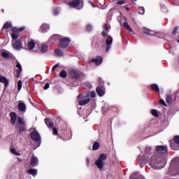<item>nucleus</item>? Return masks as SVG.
<instances>
[{
  "label": "nucleus",
  "instance_id": "f257e3e1",
  "mask_svg": "<svg viewBox=\"0 0 179 179\" xmlns=\"http://www.w3.org/2000/svg\"><path fill=\"white\" fill-rule=\"evenodd\" d=\"M151 150L152 148L150 147H147L146 150H145L144 154H140L138 157V162L140 166V167H143V165L145 163H148L149 160V157L151 155Z\"/></svg>",
  "mask_w": 179,
  "mask_h": 179
},
{
  "label": "nucleus",
  "instance_id": "f03ea898",
  "mask_svg": "<svg viewBox=\"0 0 179 179\" xmlns=\"http://www.w3.org/2000/svg\"><path fill=\"white\" fill-rule=\"evenodd\" d=\"M150 164L151 167L155 170L163 169V167H164L163 159H162L160 157L156 158L152 156L150 159Z\"/></svg>",
  "mask_w": 179,
  "mask_h": 179
},
{
  "label": "nucleus",
  "instance_id": "7ed1b4c3",
  "mask_svg": "<svg viewBox=\"0 0 179 179\" xmlns=\"http://www.w3.org/2000/svg\"><path fill=\"white\" fill-rule=\"evenodd\" d=\"M65 3H66V5H69L70 8L77 9V10L83 9L84 5L83 0H66L65 1Z\"/></svg>",
  "mask_w": 179,
  "mask_h": 179
},
{
  "label": "nucleus",
  "instance_id": "20e7f679",
  "mask_svg": "<svg viewBox=\"0 0 179 179\" xmlns=\"http://www.w3.org/2000/svg\"><path fill=\"white\" fill-rule=\"evenodd\" d=\"M107 159V155L101 154L99 159L95 161V166L99 170H103L104 167V160Z\"/></svg>",
  "mask_w": 179,
  "mask_h": 179
},
{
  "label": "nucleus",
  "instance_id": "39448f33",
  "mask_svg": "<svg viewBox=\"0 0 179 179\" xmlns=\"http://www.w3.org/2000/svg\"><path fill=\"white\" fill-rule=\"evenodd\" d=\"M15 129L20 131V133L24 132L26 129V122L22 117H19L15 124Z\"/></svg>",
  "mask_w": 179,
  "mask_h": 179
},
{
  "label": "nucleus",
  "instance_id": "423d86ee",
  "mask_svg": "<svg viewBox=\"0 0 179 179\" xmlns=\"http://www.w3.org/2000/svg\"><path fill=\"white\" fill-rule=\"evenodd\" d=\"M30 132V136L32 141H34V142H37L40 145V144L41 143V136H40V134H38L36 128H31Z\"/></svg>",
  "mask_w": 179,
  "mask_h": 179
},
{
  "label": "nucleus",
  "instance_id": "0eeeda50",
  "mask_svg": "<svg viewBox=\"0 0 179 179\" xmlns=\"http://www.w3.org/2000/svg\"><path fill=\"white\" fill-rule=\"evenodd\" d=\"M78 100L80 106H85L90 101V97L89 95H82V94L78 96Z\"/></svg>",
  "mask_w": 179,
  "mask_h": 179
},
{
  "label": "nucleus",
  "instance_id": "6e6552de",
  "mask_svg": "<svg viewBox=\"0 0 179 179\" xmlns=\"http://www.w3.org/2000/svg\"><path fill=\"white\" fill-rule=\"evenodd\" d=\"M12 45L13 48H14V50H17V51H20V50L23 48V44L20 40H13Z\"/></svg>",
  "mask_w": 179,
  "mask_h": 179
},
{
  "label": "nucleus",
  "instance_id": "1a4fd4ad",
  "mask_svg": "<svg viewBox=\"0 0 179 179\" xmlns=\"http://www.w3.org/2000/svg\"><path fill=\"white\" fill-rule=\"evenodd\" d=\"M155 150L158 155H166L167 153V146L166 145H157Z\"/></svg>",
  "mask_w": 179,
  "mask_h": 179
},
{
  "label": "nucleus",
  "instance_id": "9d476101",
  "mask_svg": "<svg viewBox=\"0 0 179 179\" xmlns=\"http://www.w3.org/2000/svg\"><path fill=\"white\" fill-rule=\"evenodd\" d=\"M71 39L69 38H62L59 41V45L62 48H66L69 45Z\"/></svg>",
  "mask_w": 179,
  "mask_h": 179
},
{
  "label": "nucleus",
  "instance_id": "9b49d317",
  "mask_svg": "<svg viewBox=\"0 0 179 179\" xmlns=\"http://www.w3.org/2000/svg\"><path fill=\"white\" fill-rule=\"evenodd\" d=\"M113 44V37L108 36L106 40V52H108Z\"/></svg>",
  "mask_w": 179,
  "mask_h": 179
},
{
  "label": "nucleus",
  "instance_id": "f8f14e48",
  "mask_svg": "<svg viewBox=\"0 0 179 179\" xmlns=\"http://www.w3.org/2000/svg\"><path fill=\"white\" fill-rule=\"evenodd\" d=\"M103 62V58L101 56H98L95 59H92V61L89 62L90 65H92V64H95L96 66H99V65L101 64Z\"/></svg>",
  "mask_w": 179,
  "mask_h": 179
},
{
  "label": "nucleus",
  "instance_id": "ddd939ff",
  "mask_svg": "<svg viewBox=\"0 0 179 179\" xmlns=\"http://www.w3.org/2000/svg\"><path fill=\"white\" fill-rule=\"evenodd\" d=\"M141 31L143 33H145V34H148V36H155V34H156L155 31L150 30L145 27L141 28Z\"/></svg>",
  "mask_w": 179,
  "mask_h": 179
},
{
  "label": "nucleus",
  "instance_id": "4468645a",
  "mask_svg": "<svg viewBox=\"0 0 179 179\" xmlns=\"http://www.w3.org/2000/svg\"><path fill=\"white\" fill-rule=\"evenodd\" d=\"M10 29H13V31H15V28H12V24L7 22L3 24V27L1 29V33L3 31V30H6V31H9Z\"/></svg>",
  "mask_w": 179,
  "mask_h": 179
},
{
  "label": "nucleus",
  "instance_id": "2eb2a0df",
  "mask_svg": "<svg viewBox=\"0 0 179 179\" xmlns=\"http://www.w3.org/2000/svg\"><path fill=\"white\" fill-rule=\"evenodd\" d=\"M96 93L99 97H103L106 94V88L104 87H98L96 88Z\"/></svg>",
  "mask_w": 179,
  "mask_h": 179
},
{
  "label": "nucleus",
  "instance_id": "dca6fc26",
  "mask_svg": "<svg viewBox=\"0 0 179 179\" xmlns=\"http://www.w3.org/2000/svg\"><path fill=\"white\" fill-rule=\"evenodd\" d=\"M27 47L29 51H31V50H34V47H36V42H34V40L31 38L28 39Z\"/></svg>",
  "mask_w": 179,
  "mask_h": 179
},
{
  "label": "nucleus",
  "instance_id": "f3484780",
  "mask_svg": "<svg viewBox=\"0 0 179 179\" xmlns=\"http://www.w3.org/2000/svg\"><path fill=\"white\" fill-rule=\"evenodd\" d=\"M71 76L75 80H79L80 79V74L78 73V71L73 70L71 71Z\"/></svg>",
  "mask_w": 179,
  "mask_h": 179
},
{
  "label": "nucleus",
  "instance_id": "a211bd4d",
  "mask_svg": "<svg viewBox=\"0 0 179 179\" xmlns=\"http://www.w3.org/2000/svg\"><path fill=\"white\" fill-rule=\"evenodd\" d=\"M31 164L32 167H37V166H38V158L35 155H32L31 159Z\"/></svg>",
  "mask_w": 179,
  "mask_h": 179
},
{
  "label": "nucleus",
  "instance_id": "6ab92c4d",
  "mask_svg": "<svg viewBox=\"0 0 179 179\" xmlns=\"http://www.w3.org/2000/svg\"><path fill=\"white\" fill-rule=\"evenodd\" d=\"M10 122L12 125H15L17 120V115H16V113H15V112H12L10 113Z\"/></svg>",
  "mask_w": 179,
  "mask_h": 179
},
{
  "label": "nucleus",
  "instance_id": "aec40b11",
  "mask_svg": "<svg viewBox=\"0 0 179 179\" xmlns=\"http://www.w3.org/2000/svg\"><path fill=\"white\" fill-rule=\"evenodd\" d=\"M50 30V26L47 24H43L39 29L41 33H47Z\"/></svg>",
  "mask_w": 179,
  "mask_h": 179
},
{
  "label": "nucleus",
  "instance_id": "412c9836",
  "mask_svg": "<svg viewBox=\"0 0 179 179\" xmlns=\"http://www.w3.org/2000/svg\"><path fill=\"white\" fill-rule=\"evenodd\" d=\"M15 67H16V72H17L16 77L20 78V73H22V64H20V63L17 62Z\"/></svg>",
  "mask_w": 179,
  "mask_h": 179
},
{
  "label": "nucleus",
  "instance_id": "4be33fe9",
  "mask_svg": "<svg viewBox=\"0 0 179 179\" xmlns=\"http://www.w3.org/2000/svg\"><path fill=\"white\" fill-rule=\"evenodd\" d=\"M177 160H178V159L175 158L172 159L171 162V166L169 167V173H171V174H172V176H174V173H173V169H174V166H176V163H177Z\"/></svg>",
  "mask_w": 179,
  "mask_h": 179
},
{
  "label": "nucleus",
  "instance_id": "5701e85b",
  "mask_svg": "<svg viewBox=\"0 0 179 179\" xmlns=\"http://www.w3.org/2000/svg\"><path fill=\"white\" fill-rule=\"evenodd\" d=\"M18 110L22 113H26V104L23 101H20L18 104Z\"/></svg>",
  "mask_w": 179,
  "mask_h": 179
},
{
  "label": "nucleus",
  "instance_id": "b1692460",
  "mask_svg": "<svg viewBox=\"0 0 179 179\" xmlns=\"http://www.w3.org/2000/svg\"><path fill=\"white\" fill-rule=\"evenodd\" d=\"M0 83H3L6 87H8V85H9V81L6 79V77L1 76V74H0Z\"/></svg>",
  "mask_w": 179,
  "mask_h": 179
},
{
  "label": "nucleus",
  "instance_id": "393cba45",
  "mask_svg": "<svg viewBox=\"0 0 179 179\" xmlns=\"http://www.w3.org/2000/svg\"><path fill=\"white\" fill-rule=\"evenodd\" d=\"M124 27L127 28V30L129 31V34H134V30H132V28L128 24V22H125L123 23Z\"/></svg>",
  "mask_w": 179,
  "mask_h": 179
},
{
  "label": "nucleus",
  "instance_id": "a878e982",
  "mask_svg": "<svg viewBox=\"0 0 179 179\" xmlns=\"http://www.w3.org/2000/svg\"><path fill=\"white\" fill-rule=\"evenodd\" d=\"M27 172L29 174H31V176H33V177H36L37 176L38 171L36 169H29Z\"/></svg>",
  "mask_w": 179,
  "mask_h": 179
},
{
  "label": "nucleus",
  "instance_id": "bb28decb",
  "mask_svg": "<svg viewBox=\"0 0 179 179\" xmlns=\"http://www.w3.org/2000/svg\"><path fill=\"white\" fill-rule=\"evenodd\" d=\"M45 123L46 124L47 127H48L49 128H52V127H54V123L50 121V119L48 118L45 119Z\"/></svg>",
  "mask_w": 179,
  "mask_h": 179
},
{
  "label": "nucleus",
  "instance_id": "cd10ccee",
  "mask_svg": "<svg viewBox=\"0 0 179 179\" xmlns=\"http://www.w3.org/2000/svg\"><path fill=\"white\" fill-rule=\"evenodd\" d=\"M151 89L152 90H155V92H157L158 93H160V90L159 89V85H157V84L151 85Z\"/></svg>",
  "mask_w": 179,
  "mask_h": 179
},
{
  "label": "nucleus",
  "instance_id": "c85d7f7f",
  "mask_svg": "<svg viewBox=\"0 0 179 179\" xmlns=\"http://www.w3.org/2000/svg\"><path fill=\"white\" fill-rule=\"evenodd\" d=\"M166 103L170 104V103L173 101V95L172 94L166 95Z\"/></svg>",
  "mask_w": 179,
  "mask_h": 179
},
{
  "label": "nucleus",
  "instance_id": "c756f323",
  "mask_svg": "<svg viewBox=\"0 0 179 179\" xmlns=\"http://www.w3.org/2000/svg\"><path fill=\"white\" fill-rule=\"evenodd\" d=\"M55 52L57 57H62V55H64V52H62L61 49L55 50Z\"/></svg>",
  "mask_w": 179,
  "mask_h": 179
},
{
  "label": "nucleus",
  "instance_id": "7c9ffc66",
  "mask_svg": "<svg viewBox=\"0 0 179 179\" xmlns=\"http://www.w3.org/2000/svg\"><path fill=\"white\" fill-rule=\"evenodd\" d=\"M10 153H12V155H15V156H20V153L19 152H17L16 149L15 148H10Z\"/></svg>",
  "mask_w": 179,
  "mask_h": 179
},
{
  "label": "nucleus",
  "instance_id": "2f4dec72",
  "mask_svg": "<svg viewBox=\"0 0 179 179\" xmlns=\"http://www.w3.org/2000/svg\"><path fill=\"white\" fill-rule=\"evenodd\" d=\"M59 76L61 78H66L68 76V73H66V71L65 70H62L60 73H59Z\"/></svg>",
  "mask_w": 179,
  "mask_h": 179
},
{
  "label": "nucleus",
  "instance_id": "473e14b6",
  "mask_svg": "<svg viewBox=\"0 0 179 179\" xmlns=\"http://www.w3.org/2000/svg\"><path fill=\"white\" fill-rule=\"evenodd\" d=\"M18 37H19V32L14 31L11 34V38H13V40H16Z\"/></svg>",
  "mask_w": 179,
  "mask_h": 179
},
{
  "label": "nucleus",
  "instance_id": "72a5a7b5",
  "mask_svg": "<svg viewBox=\"0 0 179 179\" xmlns=\"http://www.w3.org/2000/svg\"><path fill=\"white\" fill-rule=\"evenodd\" d=\"M99 148H100V143L95 142L93 144V147H92L93 150H99Z\"/></svg>",
  "mask_w": 179,
  "mask_h": 179
},
{
  "label": "nucleus",
  "instance_id": "f704fd0d",
  "mask_svg": "<svg viewBox=\"0 0 179 179\" xmlns=\"http://www.w3.org/2000/svg\"><path fill=\"white\" fill-rule=\"evenodd\" d=\"M41 52H47V51H48V45H43L41 46Z\"/></svg>",
  "mask_w": 179,
  "mask_h": 179
},
{
  "label": "nucleus",
  "instance_id": "c9c22d12",
  "mask_svg": "<svg viewBox=\"0 0 179 179\" xmlns=\"http://www.w3.org/2000/svg\"><path fill=\"white\" fill-rule=\"evenodd\" d=\"M139 15H145V8L143 7H139L138 8Z\"/></svg>",
  "mask_w": 179,
  "mask_h": 179
},
{
  "label": "nucleus",
  "instance_id": "e433bc0d",
  "mask_svg": "<svg viewBox=\"0 0 179 179\" xmlns=\"http://www.w3.org/2000/svg\"><path fill=\"white\" fill-rule=\"evenodd\" d=\"M151 113L152 114V115H154V117H159V113L157 112V110L154 109L151 111Z\"/></svg>",
  "mask_w": 179,
  "mask_h": 179
},
{
  "label": "nucleus",
  "instance_id": "4c0bfd02",
  "mask_svg": "<svg viewBox=\"0 0 179 179\" xmlns=\"http://www.w3.org/2000/svg\"><path fill=\"white\" fill-rule=\"evenodd\" d=\"M17 90L20 92L22 90V80H19L17 83Z\"/></svg>",
  "mask_w": 179,
  "mask_h": 179
},
{
  "label": "nucleus",
  "instance_id": "58836bf2",
  "mask_svg": "<svg viewBox=\"0 0 179 179\" xmlns=\"http://www.w3.org/2000/svg\"><path fill=\"white\" fill-rule=\"evenodd\" d=\"M174 142L175 144L174 145H179V136H176L174 138Z\"/></svg>",
  "mask_w": 179,
  "mask_h": 179
},
{
  "label": "nucleus",
  "instance_id": "ea45409f",
  "mask_svg": "<svg viewBox=\"0 0 179 179\" xmlns=\"http://www.w3.org/2000/svg\"><path fill=\"white\" fill-rule=\"evenodd\" d=\"M1 57H3V58H9V54L6 52H3L1 53Z\"/></svg>",
  "mask_w": 179,
  "mask_h": 179
},
{
  "label": "nucleus",
  "instance_id": "a19ab883",
  "mask_svg": "<svg viewBox=\"0 0 179 179\" xmlns=\"http://www.w3.org/2000/svg\"><path fill=\"white\" fill-rule=\"evenodd\" d=\"M52 40H53L54 41H58V40H59V36L58 35H54L52 37Z\"/></svg>",
  "mask_w": 179,
  "mask_h": 179
},
{
  "label": "nucleus",
  "instance_id": "79ce46f5",
  "mask_svg": "<svg viewBox=\"0 0 179 179\" xmlns=\"http://www.w3.org/2000/svg\"><path fill=\"white\" fill-rule=\"evenodd\" d=\"M178 31V27H176L173 29L172 34H177Z\"/></svg>",
  "mask_w": 179,
  "mask_h": 179
},
{
  "label": "nucleus",
  "instance_id": "37998d69",
  "mask_svg": "<svg viewBox=\"0 0 179 179\" xmlns=\"http://www.w3.org/2000/svg\"><path fill=\"white\" fill-rule=\"evenodd\" d=\"M91 97L92 99H94V97H96V92L94 91L91 92Z\"/></svg>",
  "mask_w": 179,
  "mask_h": 179
},
{
  "label": "nucleus",
  "instance_id": "c03bdc74",
  "mask_svg": "<svg viewBox=\"0 0 179 179\" xmlns=\"http://www.w3.org/2000/svg\"><path fill=\"white\" fill-rule=\"evenodd\" d=\"M93 27H92V25H90V24H88L87 26V31H91V30H92V29Z\"/></svg>",
  "mask_w": 179,
  "mask_h": 179
},
{
  "label": "nucleus",
  "instance_id": "a18cd8bd",
  "mask_svg": "<svg viewBox=\"0 0 179 179\" xmlns=\"http://www.w3.org/2000/svg\"><path fill=\"white\" fill-rule=\"evenodd\" d=\"M59 66V64H55V65L52 67V71H55Z\"/></svg>",
  "mask_w": 179,
  "mask_h": 179
},
{
  "label": "nucleus",
  "instance_id": "49530a36",
  "mask_svg": "<svg viewBox=\"0 0 179 179\" xmlns=\"http://www.w3.org/2000/svg\"><path fill=\"white\" fill-rule=\"evenodd\" d=\"M50 88V84L49 83H46L44 86V90H47V89Z\"/></svg>",
  "mask_w": 179,
  "mask_h": 179
},
{
  "label": "nucleus",
  "instance_id": "de8ad7c7",
  "mask_svg": "<svg viewBox=\"0 0 179 179\" xmlns=\"http://www.w3.org/2000/svg\"><path fill=\"white\" fill-rule=\"evenodd\" d=\"M54 135H58V130L56 128H53Z\"/></svg>",
  "mask_w": 179,
  "mask_h": 179
},
{
  "label": "nucleus",
  "instance_id": "09e8293b",
  "mask_svg": "<svg viewBox=\"0 0 179 179\" xmlns=\"http://www.w3.org/2000/svg\"><path fill=\"white\" fill-rule=\"evenodd\" d=\"M103 30H106V31H108V27L107 26V24H103Z\"/></svg>",
  "mask_w": 179,
  "mask_h": 179
},
{
  "label": "nucleus",
  "instance_id": "8fccbe9b",
  "mask_svg": "<svg viewBox=\"0 0 179 179\" xmlns=\"http://www.w3.org/2000/svg\"><path fill=\"white\" fill-rule=\"evenodd\" d=\"M159 103H160L162 106H166V102H165L164 100H163V99H160V100H159Z\"/></svg>",
  "mask_w": 179,
  "mask_h": 179
},
{
  "label": "nucleus",
  "instance_id": "3c124183",
  "mask_svg": "<svg viewBox=\"0 0 179 179\" xmlns=\"http://www.w3.org/2000/svg\"><path fill=\"white\" fill-rule=\"evenodd\" d=\"M54 15L55 16H57V15H58V8H56V9L54 10Z\"/></svg>",
  "mask_w": 179,
  "mask_h": 179
},
{
  "label": "nucleus",
  "instance_id": "603ef678",
  "mask_svg": "<svg viewBox=\"0 0 179 179\" xmlns=\"http://www.w3.org/2000/svg\"><path fill=\"white\" fill-rule=\"evenodd\" d=\"M23 30H24V27H22L20 28V29L17 30V32H18V33H20V31H23Z\"/></svg>",
  "mask_w": 179,
  "mask_h": 179
},
{
  "label": "nucleus",
  "instance_id": "864d4df0",
  "mask_svg": "<svg viewBox=\"0 0 179 179\" xmlns=\"http://www.w3.org/2000/svg\"><path fill=\"white\" fill-rule=\"evenodd\" d=\"M117 5H124V1L120 0L117 2Z\"/></svg>",
  "mask_w": 179,
  "mask_h": 179
},
{
  "label": "nucleus",
  "instance_id": "5fc2aeb1",
  "mask_svg": "<svg viewBox=\"0 0 179 179\" xmlns=\"http://www.w3.org/2000/svg\"><path fill=\"white\" fill-rule=\"evenodd\" d=\"M171 148H172L173 150H178V148H176V147L173 146V145H171Z\"/></svg>",
  "mask_w": 179,
  "mask_h": 179
},
{
  "label": "nucleus",
  "instance_id": "6e6d98bb",
  "mask_svg": "<svg viewBox=\"0 0 179 179\" xmlns=\"http://www.w3.org/2000/svg\"><path fill=\"white\" fill-rule=\"evenodd\" d=\"M86 162H87V165L89 166V164H90V159H89V158H87Z\"/></svg>",
  "mask_w": 179,
  "mask_h": 179
},
{
  "label": "nucleus",
  "instance_id": "4d7b16f0",
  "mask_svg": "<svg viewBox=\"0 0 179 179\" xmlns=\"http://www.w3.org/2000/svg\"><path fill=\"white\" fill-rule=\"evenodd\" d=\"M101 36H102L103 37H106V31H103L101 32Z\"/></svg>",
  "mask_w": 179,
  "mask_h": 179
},
{
  "label": "nucleus",
  "instance_id": "13d9d810",
  "mask_svg": "<svg viewBox=\"0 0 179 179\" xmlns=\"http://www.w3.org/2000/svg\"><path fill=\"white\" fill-rule=\"evenodd\" d=\"M90 3L93 8H96V6L94 5V3H93V2L90 1Z\"/></svg>",
  "mask_w": 179,
  "mask_h": 179
},
{
  "label": "nucleus",
  "instance_id": "bf43d9fd",
  "mask_svg": "<svg viewBox=\"0 0 179 179\" xmlns=\"http://www.w3.org/2000/svg\"><path fill=\"white\" fill-rule=\"evenodd\" d=\"M17 160L19 161V162H23V160H22V159H20V158H17Z\"/></svg>",
  "mask_w": 179,
  "mask_h": 179
},
{
  "label": "nucleus",
  "instance_id": "052dcab7",
  "mask_svg": "<svg viewBox=\"0 0 179 179\" xmlns=\"http://www.w3.org/2000/svg\"><path fill=\"white\" fill-rule=\"evenodd\" d=\"M102 110H103V111H104L106 110V106H103Z\"/></svg>",
  "mask_w": 179,
  "mask_h": 179
},
{
  "label": "nucleus",
  "instance_id": "680f3d73",
  "mask_svg": "<svg viewBox=\"0 0 179 179\" xmlns=\"http://www.w3.org/2000/svg\"><path fill=\"white\" fill-rule=\"evenodd\" d=\"M132 1H133V2H136L137 0H132Z\"/></svg>",
  "mask_w": 179,
  "mask_h": 179
},
{
  "label": "nucleus",
  "instance_id": "e2e57ef3",
  "mask_svg": "<svg viewBox=\"0 0 179 179\" xmlns=\"http://www.w3.org/2000/svg\"><path fill=\"white\" fill-rule=\"evenodd\" d=\"M178 173H179V171H178Z\"/></svg>",
  "mask_w": 179,
  "mask_h": 179
}]
</instances>
